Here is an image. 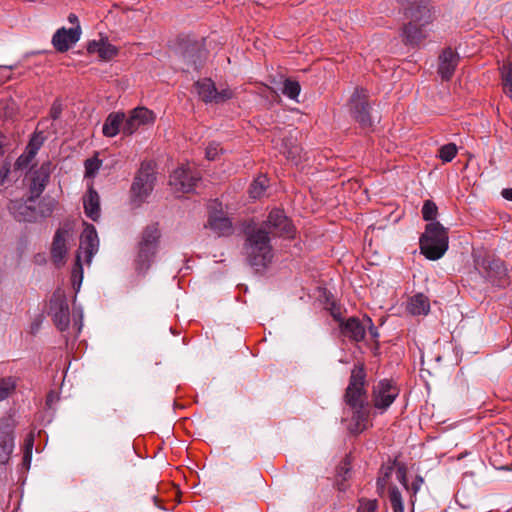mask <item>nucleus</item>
Instances as JSON below:
<instances>
[{
	"label": "nucleus",
	"instance_id": "obj_1",
	"mask_svg": "<svg viewBox=\"0 0 512 512\" xmlns=\"http://www.w3.org/2000/svg\"><path fill=\"white\" fill-rule=\"evenodd\" d=\"M293 226L282 210H272L267 221L247 236L245 254L252 266L264 267L272 259V246L270 235L290 237Z\"/></svg>",
	"mask_w": 512,
	"mask_h": 512
},
{
	"label": "nucleus",
	"instance_id": "obj_2",
	"mask_svg": "<svg viewBox=\"0 0 512 512\" xmlns=\"http://www.w3.org/2000/svg\"><path fill=\"white\" fill-rule=\"evenodd\" d=\"M408 23L403 28V40L406 44L417 45L426 37V27L431 21L428 6L420 2L413 3L405 9Z\"/></svg>",
	"mask_w": 512,
	"mask_h": 512
},
{
	"label": "nucleus",
	"instance_id": "obj_3",
	"mask_svg": "<svg viewBox=\"0 0 512 512\" xmlns=\"http://www.w3.org/2000/svg\"><path fill=\"white\" fill-rule=\"evenodd\" d=\"M161 233L156 224L145 227L137 245L134 267L138 274L144 275L152 265L158 251Z\"/></svg>",
	"mask_w": 512,
	"mask_h": 512
},
{
	"label": "nucleus",
	"instance_id": "obj_4",
	"mask_svg": "<svg viewBox=\"0 0 512 512\" xmlns=\"http://www.w3.org/2000/svg\"><path fill=\"white\" fill-rule=\"evenodd\" d=\"M448 241L447 231L439 222L428 223L420 237L421 253L429 260H438L447 251Z\"/></svg>",
	"mask_w": 512,
	"mask_h": 512
},
{
	"label": "nucleus",
	"instance_id": "obj_5",
	"mask_svg": "<svg viewBox=\"0 0 512 512\" xmlns=\"http://www.w3.org/2000/svg\"><path fill=\"white\" fill-rule=\"evenodd\" d=\"M365 372L362 366H356L352 370L350 382L346 389V402L351 408H357L367 404V397L364 390Z\"/></svg>",
	"mask_w": 512,
	"mask_h": 512
},
{
	"label": "nucleus",
	"instance_id": "obj_6",
	"mask_svg": "<svg viewBox=\"0 0 512 512\" xmlns=\"http://www.w3.org/2000/svg\"><path fill=\"white\" fill-rule=\"evenodd\" d=\"M155 165L152 162H144L135 176L132 184L133 197L139 201L144 200L153 190L155 182Z\"/></svg>",
	"mask_w": 512,
	"mask_h": 512
},
{
	"label": "nucleus",
	"instance_id": "obj_7",
	"mask_svg": "<svg viewBox=\"0 0 512 512\" xmlns=\"http://www.w3.org/2000/svg\"><path fill=\"white\" fill-rule=\"evenodd\" d=\"M195 86L200 98L205 102L220 103L231 99L234 95L233 91L227 87L218 90L211 79L200 80Z\"/></svg>",
	"mask_w": 512,
	"mask_h": 512
},
{
	"label": "nucleus",
	"instance_id": "obj_8",
	"mask_svg": "<svg viewBox=\"0 0 512 512\" xmlns=\"http://www.w3.org/2000/svg\"><path fill=\"white\" fill-rule=\"evenodd\" d=\"M398 388L388 380H381L373 387V405L381 411L386 410L398 396Z\"/></svg>",
	"mask_w": 512,
	"mask_h": 512
},
{
	"label": "nucleus",
	"instance_id": "obj_9",
	"mask_svg": "<svg viewBox=\"0 0 512 512\" xmlns=\"http://www.w3.org/2000/svg\"><path fill=\"white\" fill-rule=\"evenodd\" d=\"M199 177L195 175L189 166H182L173 171L170 176V185L175 192H191Z\"/></svg>",
	"mask_w": 512,
	"mask_h": 512
},
{
	"label": "nucleus",
	"instance_id": "obj_10",
	"mask_svg": "<svg viewBox=\"0 0 512 512\" xmlns=\"http://www.w3.org/2000/svg\"><path fill=\"white\" fill-rule=\"evenodd\" d=\"M154 120L155 115L151 110L145 107H137L133 109L126 118L122 126V132L125 135H131L141 126L152 124Z\"/></svg>",
	"mask_w": 512,
	"mask_h": 512
},
{
	"label": "nucleus",
	"instance_id": "obj_11",
	"mask_svg": "<svg viewBox=\"0 0 512 512\" xmlns=\"http://www.w3.org/2000/svg\"><path fill=\"white\" fill-rule=\"evenodd\" d=\"M71 238L70 232L67 228H59L53 238L51 245V257L53 263L60 267L65 263V257L68 252V242Z\"/></svg>",
	"mask_w": 512,
	"mask_h": 512
},
{
	"label": "nucleus",
	"instance_id": "obj_12",
	"mask_svg": "<svg viewBox=\"0 0 512 512\" xmlns=\"http://www.w3.org/2000/svg\"><path fill=\"white\" fill-rule=\"evenodd\" d=\"M35 198V196L30 195L27 200H11L8 209L19 221H35L37 219L36 207L34 206Z\"/></svg>",
	"mask_w": 512,
	"mask_h": 512
},
{
	"label": "nucleus",
	"instance_id": "obj_13",
	"mask_svg": "<svg viewBox=\"0 0 512 512\" xmlns=\"http://www.w3.org/2000/svg\"><path fill=\"white\" fill-rule=\"evenodd\" d=\"M50 312L59 330L64 331L69 326V307L63 294H55L50 301Z\"/></svg>",
	"mask_w": 512,
	"mask_h": 512
},
{
	"label": "nucleus",
	"instance_id": "obj_14",
	"mask_svg": "<svg viewBox=\"0 0 512 512\" xmlns=\"http://www.w3.org/2000/svg\"><path fill=\"white\" fill-rule=\"evenodd\" d=\"M98 249L99 239L96 229L93 225H87L82 233L79 252L77 254L82 256L83 253L86 263L90 264L93 256L98 252Z\"/></svg>",
	"mask_w": 512,
	"mask_h": 512
},
{
	"label": "nucleus",
	"instance_id": "obj_15",
	"mask_svg": "<svg viewBox=\"0 0 512 512\" xmlns=\"http://www.w3.org/2000/svg\"><path fill=\"white\" fill-rule=\"evenodd\" d=\"M80 34L81 31L78 25L70 29L63 27L53 35L52 43L57 51L65 52L79 40Z\"/></svg>",
	"mask_w": 512,
	"mask_h": 512
},
{
	"label": "nucleus",
	"instance_id": "obj_16",
	"mask_svg": "<svg viewBox=\"0 0 512 512\" xmlns=\"http://www.w3.org/2000/svg\"><path fill=\"white\" fill-rule=\"evenodd\" d=\"M14 450L13 428L8 421L0 423V464H6Z\"/></svg>",
	"mask_w": 512,
	"mask_h": 512
},
{
	"label": "nucleus",
	"instance_id": "obj_17",
	"mask_svg": "<svg viewBox=\"0 0 512 512\" xmlns=\"http://www.w3.org/2000/svg\"><path fill=\"white\" fill-rule=\"evenodd\" d=\"M50 176V163H43L38 169L31 172L30 194L39 197L44 191Z\"/></svg>",
	"mask_w": 512,
	"mask_h": 512
},
{
	"label": "nucleus",
	"instance_id": "obj_18",
	"mask_svg": "<svg viewBox=\"0 0 512 512\" xmlns=\"http://www.w3.org/2000/svg\"><path fill=\"white\" fill-rule=\"evenodd\" d=\"M206 227L216 236H228L233 230L230 219L222 211L211 213Z\"/></svg>",
	"mask_w": 512,
	"mask_h": 512
},
{
	"label": "nucleus",
	"instance_id": "obj_19",
	"mask_svg": "<svg viewBox=\"0 0 512 512\" xmlns=\"http://www.w3.org/2000/svg\"><path fill=\"white\" fill-rule=\"evenodd\" d=\"M342 334L349 339L359 342L366 334V324L358 318L351 317L340 324Z\"/></svg>",
	"mask_w": 512,
	"mask_h": 512
},
{
	"label": "nucleus",
	"instance_id": "obj_20",
	"mask_svg": "<svg viewBox=\"0 0 512 512\" xmlns=\"http://www.w3.org/2000/svg\"><path fill=\"white\" fill-rule=\"evenodd\" d=\"M477 267L485 273V276L491 281L501 279L505 275L506 270L503 262L499 259L485 258L481 262H476Z\"/></svg>",
	"mask_w": 512,
	"mask_h": 512
},
{
	"label": "nucleus",
	"instance_id": "obj_21",
	"mask_svg": "<svg viewBox=\"0 0 512 512\" xmlns=\"http://www.w3.org/2000/svg\"><path fill=\"white\" fill-rule=\"evenodd\" d=\"M439 73L444 80H449L458 63V55L450 48L443 51L440 55Z\"/></svg>",
	"mask_w": 512,
	"mask_h": 512
},
{
	"label": "nucleus",
	"instance_id": "obj_22",
	"mask_svg": "<svg viewBox=\"0 0 512 512\" xmlns=\"http://www.w3.org/2000/svg\"><path fill=\"white\" fill-rule=\"evenodd\" d=\"M88 52L96 53L102 60H111L117 55V48L106 40L92 41L88 44Z\"/></svg>",
	"mask_w": 512,
	"mask_h": 512
},
{
	"label": "nucleus",
	"instance_id": "obj_23",
	"mask_svg": "<svg viewBox=\"0 0 512 512\" xmlns=\"http://www.w3.org/2000/svg\"><path fill=\"white\" fill-rule=\"evenodd\" d=\"M352 107L351 110L354 114L355 119L362 125V126H371L372 121L369 115V107L366 102L361 100L358 96L352 97Z\"/></svg>",
	"mask_w": 512,
	"mask_h": 512
},
{
	"label": "nucleus",
	"instance_id": "obj_24",
	"mask_svg": "<svg viewBox=\"0 0 512 512\" xmlns=\"http://www.w3.org/2000/svg\"><path fill=\"white\" fill-rule=\"evenodd\" d=\"M353 409L352 415V426L351 431L354 433H360L365 430L369 425V410L368 406L361 405Z\"/></svg>",
	"mask_w": 512,
	"mask_h": 512
},
{
	"label": "nucleus",
	"instance_id": "obj_25",
	"mask_svg": "<svg viewBox=\"0 0 512 512\" xmlns=\"http://www.w3.org/2000/svg\"><path fill=\"white\" fill-rule=\"evenodd\" d=\"M124 118L125 115L123 113L110 114L104 122L102 128L103 134L107 137L116 136L120 131V127L125 123Z\"/></svg>",
	"mask_w": 512,
	"mask_h": 512
},
{
	"label": "nucleus",
	"instance_id": "obj_26",
	"mask_svg": "<svg viewBox=\"0 0 512 512\" xmlns=\"http://www.w3.org/2000/svg\"><path fill=\"white\" fill-rule=\"evenodd\" d=\"M84 208L86 215L96 221L100 216L99 195L94 190H89L84 198Z\"/></svg>",
	"mask_w": 512,
	"mask_h": 512
},
{
	"label": "nucleus",
	"instance_id": "obj_27",
	"mask_svg": "<svg viewBox=\"0 0 512 512\" xmlns=\"http://www.w3.org/2000/svg\"><path fill=\"white\" fill-rule=\"evenodd\" d=\"M412 315H426L430 311L429 299L424 294L413 296L407 306Z\"/></svg>",
	"mask_w": 512,
	"mask_h": 512
},
{
	"label": "nucleus",
	"instance_id": "obj_28",
	"mask_svg": "<svg viewBox=\"0 0 512 512\" xmlns=\"http://www.w3.org/2000/svg\"><path fill=\"white\" fill-rule=\"evenodd\" d=\"M502 86L504 93L512 99V64H504L500 68Z\"/></svg>",
	"mask_w": 512,
	"mask_h": 512
},
{
	"label": "nucleus",
	"instance_id": "obj_29",
	"mask_svg": "<svg viewBox=\"0 0 512 512\" xmlns=\"http://www.w3.org/2000/svg\"><path fill=\"white\" fill-rule=\"evenodd\" d=\"M82 280H83V267H82V263H81V255L77 254L75 264H74L72 272H71L72 286L76 292H78L80 290Z\"/></svg>",
	"mask_w": 512,
	"mask_h": 512
},
{
	"label": "nucleus",
	"instance_id": "obj_30",
	"mask_svg": "<svg viewBox=\"0 0 512 512\" xmlns=\"http://www.w3.org/2000/svg\"><path fill=\"white\" fill-rule=\"evenodd\" d=\"M268 186V179L266 176L261 175L257 177L250 186L249 193L254 199L260 198Z\"/></svg>",
	"mask_w": 512,
	"mask_h": 512
},
{
	"label": "nucleus",
	"instance_id": "obj_31",
	"mask_svg": "<svg viewBox=\"0 0 512 512\" xmlns=\"http://www.w3.org/2000/svg\"><path fill=\"white\" fill-rule=\"evenodd\" d=\"M56 206L54 199H43L36 208L37 218L50 216Z\"/></svg>",
	"mask_w": 512,
	"mask_h": 512
},
{
	"label": "nucleus",
	"instance_id": "obj_32",
	"mask_svg": "<svg viewBox=\"0 0 512 512\" xmlns=\"http://www.w3.org/2000/svg\"><path fill=\"white\" fill-rule=\"evenodd\" d=\"M45 140L43 132H35L31 137L26 149L29 150L30 155H36Z\"/></svg>",
	"mask_w": 512,
	"mask_h": 512
},
{
	"label": "nucleus",
	"instance_id": "obj_33",
	"mask_svg": "<svg viewBox=\"0 0 512 512\" xmlns=\"http://www.w3.org/2000/svg\"><path fill=\"white\" fill-rule=\"evenodd\" d=\"M16 388L15 380L11 377L0 380V401L6 399Z\"/></svg>",
	"mask_w": 512,
	"mask_h": 512
},
{
	"label": "nucleus",
	"instance_id": "obj_34",
	"mask_svg": "<svg viewBox=\"0 0 512 512\" xmlns=\"http://www.w3.org/2000/svg\"><path fill=\"white\" fill-rule=\"evenodd\" d=\"M389 499L394 512H404V505L400 491L393 487L389 493Z\"/></svg>",
	"mask_w": 512,
	"mask_h": 512
},
{
	"label": "nucleus",
	"instance_id": "obj_35",
	"mask_svg": "<svg viewBox=\"0 0 512 512\" xmlns=\"http://www.w3.org/2000/svg\"><path fill=\"white\" fill-rule=\"evenodd\" d=\"M393 471L392 466L382 467L380 470V476L377 480V490L380 494H382L385 490V487L391 477Z\"/></svg>",
	"mask_w": 512,
	"mask_h": 512
},
{
	"label": "nucleus",
	"instance_id": "obj_36",
	"mask_svg": "<svg viewBox=\"0 0 512 512\" xmlns=\"http://www.w3.org/2000/svg\"><path fill=\"white\" fill-rule=\"evenodd\" d=\"M438 208L436 204L431 200H426L422 207V216L426 221H432L436 218Z\"/></svg>",
	"mask_w": 512,
	"mask_h": 512
},
{
	"label": "nucleus",
	"instance_id": "obj_37",
	"mask_svg": "<svg viewBox=\"0 0 512 512\" xmlns=\"http://www.w3.org/2000/svg\"><path fill=\"white\" fill-rule=\"evenodd\" d=\"M300 85L298 82L285 80L283 87V94L291 99H296L300 93Z\"/></svg>",
	"mask_w": 512,
	"mask_h": 512
},
{
	"label": "nucleus",
	"instance_id": "obj_38",
	"mask_svg": "<svg viewBox=\"0 0 512 512\" xmlns=\"http://www.w3.org/2000/svg\"><path fill=\"white\" fill-rule=\"evenodd\" d=\"M36 155H30L29 150H25V152L19 156L15 163V168L17 170H26L30 168L34 158Z\"/></svg>",
	"mask_w": 512,
	"mask_h": 512
},
{
	"label": "nucleus",
	"instance_id": "obj_39",
	"mask_svg": "<svg viewBox=\"0 0 512 512\" xmlns=\"http://www.w3.org/2000/svg\"><path fill=\"white\" fill-rule=\"evenodd\" d=\"M222 151L223 149L218 142H210L205 148V157L210 161L216 160Z\"/></svg>",
	"mask_w": 512,
	"mask_h": 512
},
{
	"label": "nucleus",
	"instance_id": "obj_40",
	"mask_svg": "<svg viewBox=\"0 0 512 512\" xmlns=\"http://www.w3.org/2000/svg\"><path fill=\"white\" fill-rule=\"evenodd\" d=\"M457 148L454 144H447L439 149V157L444 162H450L456 155Z\"/></svg>",
	"mask_w": 512,
	"mask_h": 512
},
{
	"label": "nucleus",
	"instance_id": "obj_41",
	"mask_svg": "<svg viewBox=\"0 0 512 512\" xmlns=\"http://www.w3.org/2000/svg\"><path fill=\"white\" fill-rule=\"evenodd\" d=\"M101 167V161L96 158V157H93V158H89L85 161V175L87 177H94V175L96 174V172L99 170V168Z\"/></svg>",
	"mask_w": 512,
	"mask_h": 512
},
{
	"label": "nucleus",
	"instance_id": "obj_42",
	"mask_svg": "<svg viewBox=\"0 0 512 512\" xmlns=\"http://www.w3.org/2000/svg\"><path fill=\"white\" fill-rule=\"evenodd\" d=\"M378 502L375 499H361L359 501L358 512H376Z\"/></svg>",
	"mask_w": 512,
	"mask_h": 512
},
{
	"label": "nucleus",
	"instance_id": "obj_43",
	"mask_svg": "<svg viewBox=\"0 0 512 512\" xmlns=\"http://www.w3.org/2000/svg\"><path fill=\"white\" fill-rule=\"evenodd\" d=\"M284 151L288 158H295L300 151V148L295 144V141L291 140L289 143L283 142Z\"/></svg>",
	"mask_w": 512,
	"mask_h": 512
},
{
	"label": "nucleus",
	"instance_id": "obj_44",
	"mask_svg": "<svg viewBox=\"0 0 512 512\" xmlns=\"http://www.w3.org/2000/svg\"><path fill=\"white\" fill-rule=\"evenodd\" d=\"M397 479L405 489H409V484L407 482V467L404 464H398Z\"/></svg>",
	"mask_w": 512,
	"mask_h": 512
},
{
	"label": "nucleus",
	"instance_id": "obj_45",
	"mask_svg": "<svg viewBox=\"0 0 512 512\" xmlns=\"http://www.w3.org/2000/svg\"><path fill=\"white\" fill-rule=\"evenodd\" d=\"M424 484V479L422 476L417 475L415 477V480L412 482L411 485H409V489H406L408 492H410L411 497L416 496L422 485Z\"/></svg>",
	"mask_w": 512,
	"mask_h": 512
},
{
	"label": "nucleus",
	"instance_id": "obj_46",
	"mask_svg": "<svg viewBox=\"0 0 512 512\" xmlns=\"http://www.w3.org/2000/svg\"><path fill=\"white\" fill-rule=\"evenodd\" d=\"M34 444V437L33 435H29V437L26 439L25 442V454H24V461H30L31 455H32V449Z\"/></svg>",
	"mask_w": 512,
	"mask_h": 512
},
{
	"label": "nucleus",
	"instance_id": "obj_47",
	"mask_svg": "<svg viewBox=\"0 0 512 512\" xmlns=\"http://www.w3.org/2000/svg\"><path fill=\"white\" fill-rule=\"evenodd\" d=\"M61 112H62L61 104L58 101H55L50 109V117L53 120H56L59 118Z\"/></svg>",
	"mask_w": 512,
	"mask_h": 512
},
{
	"label": "nucleus",
	"instance_id": "obj_48",
	"mask_svg": "<svg viewBox=\"0 0 512 512\" xmlns=\"http://www.w3.org/2000/svg\"><path fill=\"white\" fill-rule=\"evenodd\" d=\"M364 321L366 325H369V332L371 336L374 338L378 337L377 329L373 326L371 319L367 317Z\"/></svg>",
	"mask_w": 512,
	"mask_h": 512
},
{
	"label": "nucleus",
	"instance_id": "obj_49",
	"mask_svg": "<svg viewBox=\"0 0 512 512\" xmlns=\"http://www.w3.org/2000/svg\"><path fill=\"white\" fill-rule=\"evenodd\" d=\"M501 194L505 199L512 201V188L503 189Z\"/></svg>",
	"mask_w": 512,
	"mask_h": 512
},
{
	"label": "nucleus",
	"instance_id": "obj_50",
	"mask_svg": "<svg viewBox=\"0 0 512 512\" xmlns=\"http://www.w3.org/2000/svg\"><path fill=\"white\" fill-rule=\"evenodd\" d=\"M68 20L70 23L74 24V23H77L78 22V18L75 14H70L68 16Z\"/></svg>",
	"mask_w": 512,
	"mask_h": 512
},
{
	"label": "nucleus",
	"instance_id": "obj_51",
	"mask_svg": "<svg viewBox=\"0 0 512 512\" xmlns=\"http://www.w3.org/2000/svg\"><path fill=\"white\" fill-rule=\"evenodd\" d=\"M184 58H187V60H188L189 62H193V63H195V61L192 59V55H190V53H189V52H185V54H184Z\"/></svg>",
	"mask_w": 512,
	"mask_h": 512
}]
</instances>
